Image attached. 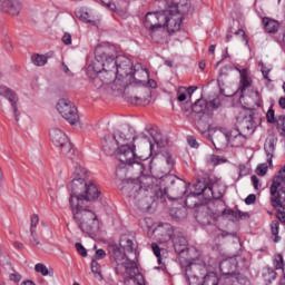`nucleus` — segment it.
<instances>
[{
    "mask_svg": "<svg viewBox=\"0 0 285 285\" xmlns=\"http://www.w3.org/2000/svg\"><path fill=\"white\" fill-rule=\"evenodd\" d=\"M266 173H268V165L266 163L261 164V165L257 166L256 174L259 177H264L266 175Z\"/></svg>",
    "mask_w": 285,
    "mask_h": 285,
    "instance_id": "obj_36",
    "label": "nucleus"
},
{
    "mask_svg": "<svg viewBox=\"0 0 285 285\" xmlns=\"http://www.w3.org/2000/svg\"><path fill=\"white\" fill-rule=\"evenodd\" d=\"M187 142H188V146H190V148H199V142H197V139L195 138V136H188Z\"/></svg>",
    "mask_w": 285,
    "mask_h": 285,
    "instance_id": "obj_42",
    "label": "nucleus"
},
{
    "mask_svg": "<svg viewBox=\"0 0 285 285\" xmlns=\"http://www.w3.org/2000/svg\"><path fill=\"white\" fill-rule=\"evenodd\" d=\"M278 105L281 106V108H282L283 110H285V97L279 98Z\"/></svg>",
    "mask_w": 285,
    "mask_h": 285,
    "instance_id": "obj_57",
    "label": "nucleus"
},
{
    "mask_svg": "<svg viewBox=\"0 0 285 285\" xmlns=\"http://www.w3.org/2000/svg\"><path fill=\"white\" fill-rule=\"evenodd\" d=\"M254 97L256 99V106L257 108H262V96L259 95V91L254 92Z\"/></svg>",
    "mask_w": 285,
    "mask_h": 285,
    "instance_id": "obj_51",
    "label": "nucleus"
},
{
    "mask_svg": "<svg viewBox=\"0 0 285 285\" xmlns=\"http://www.w3.org/2000/svg\"><path fill=\"white\" fill-rule=\"evenodd\" d=\"M274 266L276 271H282L284 268V257H282V255H277L274 258Z\"/></svg>",
    "mask_w": 285,
    "mask_h": 285,
    "instance_id": "obj_39",
    "label": "nucleus"
},
{
    "mask_svg": "<svg viewBox=\"0 0 285 285\" xmlns=\"http://www.w3.org/2000/svg\"><path fill=\"white\" fill-rule=\"evenodd\" d=\"M179 178L175 175L168 174L159 179L153 176H141L139 178H130L125 183L122 193L126 196L135 199V202H141V199H148L153 197L155 193L161 190L160 186L164 187V193L167 195L168 199L171 202H177L181 199L183 195H186V183H178Z\"/></svg>",
    "mask_w": 285,
    "mask_h": 285,
    "instance_id": "obj_2",
    "label": "nucleus"
},
{
    "mask_svg": "<svg viewBox=\"0 0 285 285\" xmlns=\"http://www.w3.org/2000/svg\"><path fill=\"white\" fill-rule=\"evenodd\" d=\"M77 17L80 19V21H83L85 23H91L90 21V14L86 11H78Z\"/></svg>",
    "mask_w": 285,
    "mask_h": 285,
    "instance_id": "obj_40",
    "label": "nucleus"
},
{
    "mask_svg": "<svg viewBox=\"0 0 285 285\" xmlns=\"http://www.w3.org/2000/svg\"><path fill=\"white\" fill-rule=\"evenodd\" d=\"M134 282L137 285H146V279L144 278V275H141V274H136L134 276Z\"/></svg>",
    "mask_w": 285,
    "mask_h": 285,
    "instance_id": "obj_43",
    "label": "nucleus"
},
{
    "mask_svg": "<svg viewBox=\"0 0 285 285\" xmlns=\"http://www.w3.org/2000/svg\"><path fill=\"white\" fill-rule=\"evenodd\" d=\"M257 196L255 194H249L246 198H245V204L247 206H250L254 202H256Z\"/></svg>",
    "mask_w": 285,
    "mask_h": 285,
    "instance_id": "obj_46",
    "label": "nucleus"
},
{
    "mask_svg": "<svg viewBox=\"0 0 285 285\" xmlns=\"http://www.w3.org/2000/svg\"><path fill=\"white\" fill-rule=\"evenodd\" d=\"M228 57H230V55H228V48H227L226 50L223 51L222 60H219V61L215 65V68H219V66H222V62H223L225 59H228Z\"/></svg>",
    "mask_w": 285,
    "mask_h": 285,
    "instance_id": "obj_47",
    "label": "nucleus"
},
{
    "mask_svg": "<svg viewBox=\"0 0 285 285\" xmlns=\"http://www.w3.org/2000/svg\"><path fill=\"white\" fill-rule=\"evenodd\" d=\"M141 98L139 97H134L132 100H131V104H138V105H141Z\"/></svg>",
    "mask_w": 285,
    "mask_h": 285,
    "instance_id": "obj_60",
    "label": "nucleus"
},
{
    "mask_svg": "<svg viewBox=\"0 0 285 285\" xmlns=\"http://www.w3.org/2000/svg\"><path fill=\"white\" fill-rule=\"evenodd\" d=\"M226 72H228V67L222 68L219 71L220 77H224V75H226Z\"/></svg>",
    "mask_w": 285,
    "mask_h": 285,
    "instance_id": "obj_61",
    "label": "nucleus"
},
{
    "mask_svg": "<svg viewBox=\"0 0 285 285\" xmlns=\"http://www.w3.org/2000/svg\"><path fill=\"white\" fill-rule=\"evenodd\" d=\"M222 146H232V148H242L246 144V135L242 134L239 129H232L227 131L226 129H220L219 135Z\"/></svg>",
    "mask_w": 285,
    "mask_h": 285,
    "instance_id": "obj_9",
    "label": "nucleus"
},
{
    "mask_svg": "<svg viewBox=\"0 0 285 285\" xmlns=\"http://www.w3.org/2000/svg\"><path fill=\"white\" fill-rule=\"evenodd\" d=\"M102 6L107 8V10H110L111 12H117V14H121V11L117 9V4L112 3V0H100Z\"/></svg>",
    "mask_w": 285,
    "mask_h": 285,
    "instance_id": "obj_34",
    "label": "nucleus"
},
{
    "mask_svg": "<svg viewBox=\"0 0 285 285\" xmlns=\"http://www.w3.org/2000/svg\"><path fill=\"white\" fill-rule=\"evenodd\" d=\"M223 217H229L232 222H237V219H242V212H235L233 209H224Z\"/></svg>",
    "mask_w": 285,
    "mask_h": 285,
    "instance_id": "obj_31",
    "label": "nucleus"
},
{
    "mask_svg": "<svg viewBox=\"0 0 285 285\" xmlns=\"http://www.w3.org/2000/svg\"><path fill=\"white\" fill-rule=\"evenodd\" d=\"M9 277H10L11 282H14L16 284H19V282H21V276L19 273L10 274Z\"/></svg>",
    "mask_w": 285,
    "mask_h": 285,
    "instance_id": "obj_49",
    "label": "nucleus"
},
{
    "mask_svg": "<svg viewBox=\"0 0 285 285\" xmlns=\"http://www.w3.org/2000/svg\"><path fill=\"white\" fill-rule=\"evenodd\" d=\"M195 268H197V265L193 263L185 268V279L188 285H195V282H199V278L196 275H193Z\"/></svg>",
    "mask_w": 285,
    "mask_h": 285,
    "instance_id": "obj_23",
    "label": "nucleus"
},
{
    "mask_svg": "<svg viewBox=\"0 0 285 285\" xmlns=\"http://www.w3.org/2000/svg\"><path fill=\"white\" fill-rule=\"evenodd\" d=\"M109 255L110 257H112V259L116 262L118 266H125V268H128V265L126 264L128 262V258L126 257V252L121 249L119 245H110Z\"/></svg>",
    "mask_w": 285,
    "mask_h": 285,
    "instance_id": "obj_16",
    "label": "nucleus"
},
{
    "mask_svg": "<svg viewBox=\"0 0 285 285\" xmlns=\"http://www.w3.org/2000/svg\"><path fill=\"white\" fill-rule=\"evenodd\" d=\"M236 70L240 75V80H239L240 97H244V92H246V88H250V85L253 83V79L248 75V68L239 69L238 67H236Z\"/></svg>",
    "mask_w": 285,
    "mask_h": 285,
    "instance_id": "obj_17",
    "label": "nucleus"
},
{
    "mask_svg": "<svg viewBox=\"0 0 285 285\" xmlns=\"http://www.w3.org/2000/svg\"><path fill=\"white\" fill-rule=\"evenodd\" d=\"M4 50L7 52H12V42H10V40L4 45Z\"/></svg>",
    "mask_w": 285,
    "mask_h": 285,
    "instance_id": "obj_53",
    "label": "nucleus"
},
{
    "mask_svg": "<svg viewBox=\"0 0 285 285\" xmlns=\"http://www.w3.org/2000/svg\"><path fill=\"white\" fill-rule=\"evenodd\" d=\"M87 176L88 169H86L83 165L77 163L73 169V179L68 184V190H83Z\"/></svg>",
    "mask_w": 285,
    "mask_h": 285,
    "instance_id": "obj_12",
    "label": "nucleus"
},
{
    "mask_svg": "<svg viewBox=\"0 0 285 285\" xmlns=\"http://www.w3.org/2000/svg\"><path fill=\"white\" fill-rule=\"evenodd\" d=\"M237 268V259L236 258H228L219 264V269L223 275H230Z\"/></svg>",
    "mask_w": 285,
    "mask_h": 285,
    "instance_id": "obj_18",
    "label": "nucleus"
},
{
    "mask_svg": "<svg viewBox=\"0 0 285 285\" xmlns=\"http://www.w3.org/2000/svg\"><path fill=\"white\" fill-rule=\"evenodd\" d=\"M263 26L268 35H276L279 31V21L271 18H263Z\"/></svg>",
    "mask_w": 285,
    "mask_h": 285,
    "instance_id": "obj_20",
    "label": "nucleus"
},
{
    "mask_svg": "<svg viewBox=\"0 0 285 285\" xmlns=\"http://www.w3.org/2000/svg\"><path fill=\"white\" fill-rule=\"evenodd\" d=\"M207 163L213 164V166H219V164H226V159L219 157L218 155L207 156Z\"/></svg>",
    "mask_w": 285,
    "mask_h": 285,
    "instance_id": "obj_33",
    "label": "nucleus"
},
{
    "mask_svg": "<svg viewBox=\"0 0 285 285\" xmlns=\"http://www.w3.org/2000/svg\"><path fill=\"white\" fill-rule=\"evenodd\" d=\"M91 272L94 273L96 279L104 282V275H101V265H99V262H97L95 258L91 261Z\"/></svg>",
    "mask_w": 285,
    "mask_h": 285,
    "instance_id": "obj_29",
    "label": "nucleus"
},
{
    "mask_svg": "<svg viewBox=\"0 0 285 285\" xmlns=\"http://www.w3.org/2000/svg\"><path fill=\"white\" fill-rule=\"evenodd\" d=\"M190 12V2L188 0L167 2V9L164 10L163 28H166L169 35L179 32L184 16Z\"/></svg>",
    "mask_w": 285,
    "mask_h": 285,
    "instance_id": "obj_5",
    "label": "nucleus"
},
{
    "mask_svg": "<svg viewBox=\"0 0 285 285\" xmlns=\"http://www.w3.org/2000/svg\"><path fill=\"white\" fill-rule=\"evenodd\" d=\"M6 181V174H3V169L0 167V186Z\"/></svg>",
    "mask_w": 285,
    "mask_h": 285,
    "instance_id": "obj_54",
    "label": "nucleus"
},
{
    "mask_svg": "<svg viewBox=\"0 0 285 285\" xmlns=\"http://www.w3.org/2000/svg\"><path fill=\"white\" fill-rule=\"evenodd\" d=\"M57 110L70 126H77L79 124V111L72 101L61 98L57 104Z\"/></svg>",
    "mask_w": 285,
    "mask_h": 285,
    "instance_id": "obj_8",
    "label": "nucleus"
},
{
    "mask_svg": "<svg viewBox=\"0 0 285 285\" xmlns=\"http://www.w3.org/2000/svg\"><path fill=\"white\" fill-rule=\"evenodd\" d=\"M104 257H106V250L104 249H97L96 250V255L94 259H104Z\"/></svg>",
    "mask_w": 285,
    "mask_h": 285,
    "instance_id": "obj_48",
    "label": "nucleus"
},
{
    "mask_svg": "<svg viewBox=\"0 0 285 285\" xmlns=\"http://www.w3.org/2000/svg\"><path fill=\"white\" fill-rule=\"evenodd\" d=\"M48 59H50L49 55H39V53H35L33 56H31V61L33 63V66H46V63H48Z\"/></svg>",
    "mask_w": 285,
    "mask_h": 285,
    "instance_id": "obj_26",
    "label": "nucleus"
},
{
    "mask_svg": "<svg viewBox=\"0 0 285 285\" xmlns=\"http://www.w3.org/2000/svg\"><path fill=\"white\" fill-rule=\"evenodd\" d=\"M259 66H262L261 72L262 75H264V72H268V68H266V66H264V62H261Z\"/></svg>",
    "mask_w": 285,
    "mask_h": 285,
    "instance_id": "obj_59",
    "label": "nucleus"
},
{
    "mask_svg": "<svg viewBox=\"0 0 285 285\" xmlns=\"http://www.w3.org/2000/svg\"><path fill=\"white\" fill-rule=\"evenodd\" d=\"M62 70H63V72H66V75H68V72H70V68H68L66 62H62Z\"/></svg>",
    "mask_w": 285,
    "mask_h": 285,
    "instance_id": "obj_58",
    "label": "nucleus"
},
{
    "mask_svg": "<svg viewBox=\"0 0 285 285\" xmlns=\"http://www.w3.org/2000/svg\"><path fill=\"white\" fill-rule=\"evenodd\" d=\"M276 124L277 126H285V116L284 115H279L277 118H276Z\"/></svg>",
    "mask_w": 285,
    "mask_h": 285,
    "instance_id": "obj_52",
    "label": "nucleus"
},
{
    "mask_svg": "<svg viewBox=\"0 0 285 285\" xmlns=\"http://www.w3.org/2000/svg\"><path fill=\"white\" fill-rule=\"evenodd\" d=\"M238 127L243 132H248L253 135L255 129L259 126V119L255 116L253 110H244L240 112L239 117L237 118Z\"/></svg>",
    "mask_w": 285,
    "mask_h": 285,
    "instance_id": "obj_10",
    "label": "nucleus"
},
{
    "mask_svg": "<svg viewBox=\"0 0 285 285\" xmlns=\"http://www.w3.org/2000/svg\"><path fill=\"white\" fill-rule=\"evenodd\" d=\"M197 90V86H189V87H180L178 88V101H186V99H190L193 95H195V91Z\"/></svg>",
    "mask_w": 285,
    "mask_h": 285,
    "instance_id": "obj_21",
    "label": "nucleus"
},
{
    "mask_svg": "<svg viewBox=\"0 0 285 285\" xmlns=\"http://www.w3.org/2000/svg\"><path fill=\"white\" fill-rule=\"evenodd\" d=\"M194 188V191L186 196L185 206L187 208H196L199 195H204L207 202H210V199H222L224 196L222 191H217V184L208 185L206 181L198 180Z\"/></svg>",
    "mask_w": 285,
    "mask_h": 285,
    "instance_id": "obj_6",
    "label": "nucleus"
},
{
    "mask_svg": "<svg viewBox=\"0 0 285 285\" xmlns=\"http://www.w3.org/2000/svg\"><path fill=\"white\" fill-rule=\"evenodd\" d=\"M135 131L131 128H127L118 130L115 132L112 137H105V141L102 144V150L106 155H115L118 146V155L117 158L121 164H126L127 166H132V164H137L140 168V173H144V165L141 161H147L153 156V150L155 148V144L151 140L149 141V154L147 156H137V146H135Z\"/></svg>",
    "mask_w": 285,
    "mask_h": 285,
    "instance_id": "obj_4",
    "label": "nucleus"
},
{
    "mask_svg": "<svg viewBox=\"0 0 285 285\" xmlns=\"http://www.w3.org/2000/svg\"><path fill=\"white\" fill-rule=\"evenodd\" d=\"M30 235H31V243L33 246H39V237L37 236V226L39 225V215L33 214L30 218Z\"/></svg>",
    "mask_w": 285,
    "mask_h": 285,
    "instance_id": "obj_19",
    "label": "nucleus"
},
{
    "mask_svg": "<svg viewBox=\"0 0 285 285\" xmlns=\"http://www.w3.org/2000/svg\"><path fill=\"white\" fill-rule=\"evenodd\" d=\"M199 68H200V70H204L206 68V62L200 61L199 62Z\"/></svg>",
    "mask_w": 285,
    "mask_h": 285,
    "instance_id": "obj_64",
    "label": "nucleus"
},
{
    "mask_svg": "<svg viewBox=\"0 0 285 285\" xmlns=\"http://www.w3.org/2000/svg\"><path fill=\"white\" fill-rule=\"evenodd\" d=\"M23 10L21 0H0V12L9 17H19Z\"/></svg>",
    "mask_w": 285,
    "mask_h": 285,
    "instance_id": "obj_14",
    "label": "nucleus"
},
{
    "mask_svg": "<svg viewBox=\"0 0 285 285\" xmlns=\"http://www.w3.org/2000/svg\"><path fill=\"white\" fill-rule=\"evenodd\" d=\"M219 130H226V128L216 127L214 129V138H210V141H212L213 146H215V148H217V145L220 146V148L228 146V145H222V141H224V139H222V137H219Z\"/></svg>",
    "mask_w": 285,
    "mask_h": 285,
    "instance_id": "obj_28",
    "label": "nucleus"
},
{
    "mask_svg": "<svg viewBox=\"0 0 285 285\" xmlns=\"http://www.w3.org/2000/svg\"><path fill=\"white\" fill-rule=\"evenodd\" d=\"M193 112H196L197 115H206V110H208V105L206 104V100L198 99L191 107Z\"/></svg>",
    "mask_w": 285,
    "mask_h": 285,
    "instance_id": "obj_24",
    "label": "nucleus"
},
{
    "mask_svg": "<svg viewBox=\"0 0 285 285\" xmlns=\"http://www.w3.org/2000/svg\"><path fill=\"white\" fill-rule=\"evenodd\" d=\"M215 48H216L215 45L209 46V50H208L209 55H215Z\"/></svg>",
    "mask_w": 285,
    "mask_h": 285,
    "instance_id": "obj_62",
    "label": "nucleus"
},
{
    "mask_svg": "<svg viewBox=\"0 0 285 285\" xmlns=\"http://www.w3.org/2000/svg\"><path fill=\"white\" fill-rule=\"evenodd\" d=\"M163 228L167 229L165 239H171L175 253L181 255V253L188 250V240L184 234H173V226H170V224L163 225Z\"/></svg>",
    "mask_w": 285,
    "mask_h": 285,
    "instance_id": "obj_11",
    "label": "nucleus"
},
{
    "mask_svg": "<svg viewBox=\"0 0 285 285\" xmlns=\"http://www.w3.org/2000/svg\"><path fill=\"white\" fill-rule=\"evenodd\" d=\"M266 119L268 124H277V118H275V110L271 107L266 114Z\"/></svg>",
    "mask_w": 285,
    "mask_h": 285,
    "instance_id": "obj_38",
    "label": "nucleus"
},
{
    "mask_svg": "<svg viewBox=\"0 0 285 285\" xmlns=\"http://www.w3.org/2000/svg\"><path fill=\"white\" fill-rule=\"evenodd\" d=\"M62 43H65V46H70L72 43V36L70 33H65L62 36Z\"/></svg>",
    "mask_w": 285,
    "mask_h": 285,
    "instance_id": "obj_45",
    "label": "nucleus"
},
{
    "mask_svg": "<svg viewBox=\"0 0 285 285\" xmlns=\"http://www.w3.org/2000/svg\"><path fill=\"white\" fill-rule=\"evenodd\" d=\"M0 97H3L4 99H7V101L10 102L13 114H14V118L16 121H19V109L17 108V101H19V98L17 97V94H14L12 91V89H10L8 86H0Z\"/></svg>",
    "mask_w": 285,
    "mask_h": 285,
    "instance_id": "obj_15",
    "label": "nucleus"
},
{
    "mask_svg": "<svg viewBox=\"0 0 285 285\" xmlns=\"http://www.w3.org/2000/svg\"><path fill=\"white\" fill-rule=\"evenodd\" d=\"M95 57L96 61L102 66V71H96L97 76L94 78L96 88H102L112 81V77H110L108 72H112L118 81H121L124 77H132L135 81H139V79H137L139 75L150 77L148 69H146L144 65L136 63L132 66V61L126 56H117L116 59L110 56V47L107 43L96 47Z\"/></svg>",
    "mask_w": 285,
    "mask_h": 285,
    "instance_id": "obj_1",
    "label": "nucleus"
},
{
    "mask_svg": "<svg viewBox=\"0 0 285 285\" xmlns=\"http://www.w3.org/2000/svg\"><path fill=\"white\" fill-rule=\"evenodd\" d=\"M164 19H165L164 10L148 12L145 16L144 26L148 30H151L153 32H155V30H159V28L164 27Z\"/></svg>",
    "mask_w": 285,
    "mask_h": 285,
    "instance_id": "obj_13",
    "label": "nucleus"
},
{
    "mask_svg": "<svg viewBox=\"0 0 285 285\" xmlns=\"http://www.w3.org/2000/svg\"><path fill=\"white\" fill-rule=\"evenodd\" d=\"M268 75H271V69H267V71H263L264 79H266V81H272Z\"/></svg>",
    "mask_w": 285,
    "mask_h": 285,
    "instance_id": "obj_56",
    "label": "nucleus"
},
{
    "mask_svg": "<svg viewBox=\"0 0 285 285\" xmlns=\"http://www.w3.org/2000/svg\"><path fill=\"white\" fill-rule=\"evenodd\" d=\"M271 230H272V235L275 236L274 242L275 244H277V242H279V220H273L271 223Z\"/></svg>",
    "mask_w": 285,
    "mask_h": 285,
    "instance_id": "obj_32",
    "label": "nucleus"
},
{
    "mask_svg": "<svg viewBox=\"0 0 285 285\" xmlns=\"http://www.w3.org/2000/svg\"><path fill=\"white\" fill-rule=\"evenodd\" d=\"M263 278L265 279V282L271 284L272 282H274V279H277V272H275L273 267H265L263 269Z\"/></svg>",
    "mask_w": 285,
    "mask_h": 285,
    "instance_id": "obj_27",
    "label": "nucleus"
},
{
    "mask_svg": "<svg viewBox=\"0 0 285 285\" xmlns=\"http://www.w3.org/2000/svg\"><path fill=\"white\" fill-rule=\"evenodd\" d=\"M147 83L149 88H157V81H155L154 79H149Z\"/></svg>",
    "mask_w": 285,
    "mask_h": 285,
    "instance_id": "obj_55",
    "label": "nucleus"
},
{
    "mask_svg": "<svg viewBox=\"0 0 285 285\" xmlns=\"http://www.w3.org/2000/svg\"><path fill=\"white\" fill-rule=\"evenodd\" d=\"M70 198L69 204L75 222L82 233L90 235L94 228L99 226V220L97 219V214L90 209L88 206L89 202H95L99 199L101 191L95 185V183H85L82 189L69 190Z\"/></svg>",
    "mask_w": 285,
    "mask_h": 285,
    "instance_id": "obj_3",
    "label": "nucleus"
},
{
    "mask_svg": "<svg viewBox=\"0 0 285 285\" xmlns=\"http://www.w3.org/2000/svg\"><path fill=\"white\" fill-rule=\"evenodd\" d=\"M35 271L36 273H40V275H42L43 277H48V275H50L48 267L42 263L36 264Z\"/></svg>",
    "mask_w": 285,
    "mask_h": 285,
    "instance_id": "obj_35",
    "label": "nucleus"
},
{
    "mask_svg": "<svg viewBox=\"0 0 285 285\" xmlns=\"http://www.w3.org/2000/svg\"><path fill=\"white\" fill-rule=\"evenodd\" d=\"M236 36H239L242 35L246 46H248V37H246V31H244V29H238L236 32H235Z\"/></svg>",
    "mask_w": 285,
    "mask_h": 285,
    "instance_id": "obj_50",
    "label": "nucleus"
},
{
    "mask_svg": "<svg viewBox=\"0 0 285 285\" xmlns=\"http://www.w3.org/2000/svg\"><path fill=\"white\" fill-rule=\"evenodd\" d=\"M75 246H76L77 253H79L81 257H88V250L86 249V247H83L81 243H76Z\"/></svg>",
    "mask_w": 285,
    "mask_h": 285,
    "instance_id": "obj_41",
    "label": "nucleus"
},
{
    "mask_svg": "<svg viewBox=\"0 0 285 285\" xmlns=\"http://www.w3.org/2000/svg\"><path fill=\"white\" fill-rule=\"evenodd\" d=\"M264 150L267 157V163L269 167H273V155L275 153V140L269 139L264 145Z\"/></svg>",
    "mask_w": 285,
    "mask_h": 285,
    "instance_id": "obj_22",
    "label": "nucleus"
},
{
    "mask_svg": "<svg viewBox=\"0 0 285 285\" xmlns=\"http://www.w3.org/2000/svg\"><path fill=\"white\" fill-rule=\"evenodd\" d=\"M21 285H36L32 281H24L21 283Z\"/></svg>",
    "mask_w": 285,
    "mask_h": 285,
    "instance_id": "obj_63",
    "label": "nucleus"
},
{
    "mask_svg": "<svg viewBox=\"0 0 285 285\" xmlns=\"http://www.w3.org/2000/svg\"><path fill=\"white\" fill-rule=\"evenodd\" d=\"M202 285H219V277L216 273H208L203 281Z\"/></svg>",
    "mask_w": 285,
    "mask_h": 285,
    "instance_id": "obj_30",
    "label": "nucleus"
},
{
    "mask_svg": "<svg viewBox=\"0 0 285 285\" xmlns=\"http://www.w3.org/2000/svg\"><path fill=\"white\" fill-rule=\"evenodd\" d=\"M250 180L256 190H259V188H262V183H259V178L256 175H253L250 177Z\"/></svg>",
    "mask_w": 285,
    "mask_h": 285,
    "instance_id": "obj_44",
    "label": "nucleus"
},
{
    "mask_svg": "<svg viewBox=\"0 0 285 285\" xmlns=\"http://www.w3.org/2000/svg\"><path fill=\"white\" fill-rule=\"evenodd\" d=\"M151 249H153L154 255L158 259V264H161V248L159 247V245H157L156 243H153Z\"/></svg>",
    "mask_w": 285,
    "mask_h": 285,
    "instance_id": "obj_37",
    "label": "nucleus"
},
{
    "mask_svg": "<svg viewBox=\"0 0 285 285\" xmlns=\"http://www.w3.org/2000/svg\"><path fill=\"white\" fill-rule=\"evenodd\" d=\"M120 246L126 253H135V250H137L135 243L128 237H122L120 239Z\"/></svg>",
    "mask_w": 285,
    "mask_h": 285,
    "instance_id": "obj_25",
    "label": "nucleus"
},
{
    "mask_svg": "<svg viewBox=\"0 0 285 285\" xmlns=\"http://www.w3.org/2000/svg\"><path fill=\"white\" fill-rule=\"evenodd\" d=\"M49 137L56 146V148L60 149V153L67 157L68 159H75V148H72V142H70V138L66 135V131L53 127L49 131Z\"/></svg>",
    "mask_w": 285,
    "mask_h": 285,
    "instance_id": "obj_7",
    "label": "nucleus"
}]
</instances>
